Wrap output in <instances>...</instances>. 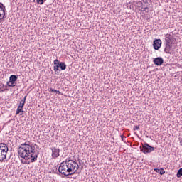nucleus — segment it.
<instances>
[{
  "label": "nucleus",
  "mask_w": 182,
  "mask_h": 182,
  "mask_svg": "<svg viewBox=\"0 0 182 182\" xmlns=\"http://www.w3.org/2000/svg\"><path fill=\"white\" fill-rule=\"evenodd\" d=\"M22 164H26V161H23V160H21Z\"/></svg>",
  "instance_id": "31"
},
{
  "label": "nucleus",
  "mask_w": 182,
  "mask_h": 182,
  "mask_svg": "<svg viewBox=\"0 0 182 182\" xmlns=\"http://www.w3.org/2000/svg\"><path fill=\"white\" fill-rule=\"evenodd\" d=\"M164 52L166 53H169V55H173L174 53L171 44H165Z\"/></svg>",
  "instance_id": "6"
},
{
  "label": "nucleus",
  "mask_w": 182,
  "mask_h": 182,
  "mask_svg": "<svg viewBox=\"0 0 182 182\" xmlns=\"http://www.w3.org/2000/svg\"><path fill=\"white\" fill-rule=\"evenodd\" d=\"M174 41V38H173V36L170 34H167L165 38V44L167 45H173V41Z\"/></svg>",
  "instance_id": "9"
},
{
  "label": "nucleus",
  "mask_w": 182,
  "mask_h": 182,
  "mask_svg": "<svg viewBox=\"0 0 182 182\" xmlns=\"http://www.w3.org/2000/svg\"><path fill=\"white\" fill-rule=\"evenodd\" d=\"M6 90V86L4 84H0V92H5Z\"/></svg>",
  "instance_id": "14"
},
{
  "label": "nucleus",
  "mask_w": 182,
  "mask_h": 182,
  "mask_svg": "<svg viewBox=\"0 0 182 182\" xmlns=\"http://www.w3.org/2000/svg\"><path fill=\"white\" fill-rule=\"evenodd\" d=\"M154 170L156 173H160V168H154Z\"/></svg>",
  "instance_id": "27"
},
{
  "label": "nucleus",
  "mask_w": 182,
  "mask_h": 182,
  "mask_svg": "<svg viewBox=\"0 0 182 182\" xmlns=\"http://www.w3.org/2000/svg\"><path fill=\"white\" fill-rule=\"evenodd\" d=\"M141 151L144 154H147L148 153H151V151H154V147L150 146L147 143H145L143 145L142 149H141Z\"/></svg>",
  "instance_id": "4"
},
{
  "label": "nucleus",
  "mask_w": 182,
  "mask_h": 182,
  "mask_svg": "<svg viewBox=\"0 0 182 182\" xmlns=\"http://www.w3.org/2000/svg\"><path fill=\"white\" fill-rule=\"evenodd\" d=\"M16 80H18V75H12L10 76V77H9V81L10 82H16Z\"/></svg>",
  "instance_id": "11"
},
{
  "label": "nucleus",
  "mask_w": 182,
  "mask_h": 182,
  "mask_svg": "<svg viewBox=\"0 0 182 182\" xmlns=\"http://www.w3.org/2000/svg\"><path fill=\"white\" fill-rule=\"evenodd\" d=\"M20 113H23V109H22V108H20L19 107H18V108L16 109V114H19Z\"/></svg>",
  "instance_id": "15"
},
{
  "label": "nucleus",
  "mask_w": 182,
  "mask_h": 182,
  "mask_svg": "<svg viewBox=\"0 0 182 182\" xmlns=\"http://www.w3.org/2000/svg\"><path fill=\"white\" fill-rule=\"evenodd\" d=\"M4 21V17H2V14L0 13V23Z\"/></svg>",
  "instance_id": "24"
},
{
  "label": "nucleus",
  "mask_w": 182,
  "mask_h": 182,
  "mask_svg": "<svg viewBox=\"0 0 182 182\" xmlns=\"http://www.w3.org/2000/svg\"><path fill=\"white\" fill-rule=\"evenodd\" d=\"M177 177L178 178H180V177H181L182 176V168H181L178 171V173H177Z\"/></svg>",
  "instance_id": "16"
},
{
  "label": "nucleus",
  "mask_w": 182,
  "mask_h": 182,
  "mask_svg": "<svg viewBox=\"0 0 182 182\" xmlns=\"http://www.w3.org/2000/svg\"><path fill=\"white\" fill-rule=\"evenodd\" d=\"M9 150V149L8 148V146H6V144L0 143V161L1 163L5 161Z\"/></svg>",
  "instance_id": "3"
},
{
  "label": "nucleus",
  "mask_w": 182,
  "mask_h": 182,
  "mask_svg": "<svg viewBox=\"0 0 182 182\" xmlns=\"http://www.w3.org/2000/svg\"><path fill=\"white\" fill-rule=\"evenodd\" d=\"M180 143H181V146H182V139L181 140Z\"/></svg>",
  "instance_id": "32"
},
{
  "label": "nucleus",
  "mask_w": 182,
  "mask_h": 182,
  "mask_svg": "<svg viewBox=\"0 0 182 182\" xmlns=\"http://www.w3.org/2000/svg\"><path fill=\"white\" fill-rule=\"evenodd\" d=\"M38 5H43V0H36Z\"/></svg>",
  "instance_id": "20"
},
{
  "label": "nucleus",
  "mask_w": 182,
  "mask_h": 182,
  "mask_svg": "<svg viewBox=\"0 0 182 182\" xmlns=\"http://www.w3.org/2000/svg\"><path fill=\"white\" fill-rule=\"evenodd\" d=\"M134 130H140V127L137 125H135L134 127Z\"/></svg>",
  "instance_id": "25"
},
{
  "label": "nucleus",
  "mask_w": 182,
  "mask_h": 182,
  "mask_svg": "<svg viewBox=\"0 0 182 182\" xmlns=\"http://www.w3.org/2000/svg\"><path fill=\"white\" fill-rule=\"evenodd\" d=\"M137 6H139V8H141V6H143V2L138 1Z\"/></svg>",
  "instance_id": "21"
},
{
  "label": "nucleus",
  "mask_w": 182,
  "mask_h": 182,
  "mask_svg": "<svg viewBox=\"0 0 182 182\" xmlns=\"http://www.w3.org/2000/svg\"><path fill=\"white\" fill-rule=\"evenodd\" d=\"M55 170H58V168H55Z\"/></svg>",
  "instance_id": "35"
},
{
  "label": "nucleus",
  "mask_w": 182,
  "mask_h": 182,
  "mask_svg": "<svg viewBox=\"0 0 182 182\" xmlns=\"http://www.w3.org/2000/svg\"><path fill=\"white\" fill-rule=\"evenodd\" d=\"M0 9L1 11H2L3 14H1V16L3 18H5V11H6V8L5 7V5H4V4L0 2Z\"/></svg>",
  "instance_id": "10"
},
{
  "label": "nucleus",
  "mask_w": 182,
  "mask_h": 182,
  "mask_svg": "<svg viewBox=\"0 0 182 182\" xmlns=\"http://www.w3.org/2000/svg\"><path fill=\"white\" fill-rule=\"evenodd\" d=\"M21 102H22L23 103H25V102H26V96H25L23 100H21Z\"/></svg>",
  "instance_id": "26"
},
{
  "label": "nucleus",
  "mask_w": 182,
  "mask_h": 182,
  "mask_svg": "<svg viewBox=\"0 0 182 182\" xmlns=\"http://www.w3.org/2000/svg\"><path fill=\"white\" fill-rule=\"evenodd\" d=\"M20 116H22V114H20Z\"/></svg>",
  "instance_id": "34"
},
{
  "label": "nucleus",
  "mask_w": 182,
  "mask_h": 182,
  "mask_svg": "<svg viewBox=\"0 0 182 182\" xmlns=\"http://www.w3.org/2000/svg\"><path fill=\"white\" fill-rule=\"evenodd\" d=\"M161 41L160 39H156L154 41L153 47L155 50H159L161 48Z\"/></svg>",
  "instance_id": "7"
},
{
  "label": "nucleus",
  "mask_w": 182,
  "mask_h": 182,
  "mask_svg": "<svg viewBox=\"0 0 182 182\" xmlns=\"http://www.w3.org/2000/svg\"><path fill=\"white\" fill-rule=\"evenodd\" d=\"M50 150L52 151L51 157L52 159H54L56 160L59 156H60V149L59 148H57L55 146L50 148Z\"/></svg>",
  "instance_id": "5"
},
{
  "label": "nucleus",
  "mask_w": 182,
  "mask_h": 182,
  "mask_svg": "<svg viewBox=\"0 0 182 182\" xmlns=\"http://www.w3.org/2000/svg\"><path fill=\"white\" fill-rule=\"evenodd\" d=\"M61 62L59 61V60L58 59H55L53 62L54 65H59V64Z\"/></svg>",
  "instance_id": "19"
},
{
  "label": "nucleus",
  "mask_w": 182,
  "mask_h": 182,
  "mask_svg": "<svg viewBox=\"0 0 182 182\" xmlns=\"http://www.w3.org/2000/svg\"><path fill=\"white\" fill-rule=\"evenodd\" d=\"M79 170V164L69 158L60 164L58 167V172L62 176H73Z\"/></svg>",
  "instance_id": "2"
},
{
  "label": "nucleus",
  "mask_w": 182,
  "mask_h": 182,
  "mask_svg": "<svg viewBox=\"0 0 182 182\" xmlns=\"http://www.w3.org/2000/svg\"><path fill=\"white\" fill-rule=\"evenodd\" d=\"M58 66L61 70H66V64L65 63H60Z\"/></svg>",
  "instance_id": "12"
},
{
  "label": "nucleus",
  "mask_w": 182,
  "mask_h": 182,
  "mask_svg": "<svg viewBox=\"0 0 182 182\" xmlns=\"http://www.w3.org/2000/svg\"><path fill=\"white\" fill-rule=\"evenodd\" d=\"M59 65H55L54 66V72H58V70H59Z\"/></svg>",
  "instance_id": "22"
},
{
  "label": "nucleus",
  "mask_w": 182,
  "mask_h": 182,
  "mask_svg": "<svg viewBox=\"0 0 182 182\" xmlns=\"http://www.w3.org/2000/svg\"><path fill=\"white\" fill-rule=\"evenodd\" d=\"M165 173H166V171L164 170V168L159 169V174L161 176H163V174H165Z\"/></svg>",
  "instance_id": "17"
},
{
  "label": "nucleus",
  "mask_w": 182,
  "mask_h": 182,
  "mask_svg": "<svg viewBox=\"0 0 182 182\" xmlns=\"http://www.w3.org/2000/svg\"><path fill=\"white\" fill-rule=\"evenodd\" d=\"M142 11H146V9H149V7H146V6L144 5H142V6H141Z\"/></svg>",
  "instance_id": "23"
},
{
  "label": "nucleus",
  "mask_w": 182,
  "mask_h": 182,
  "mask_svg": "<svg viewBox=\"0 0 182 182\" xmlns=\"http://www.w3.org/2000/svg\"><path fill=\"white\" fill-rule=\"evenodd\" d=\"M43 2H45V1H46V0H43Z\"/></svg>",
  "instance_id": "33"
},
{
  "label": "nucleus",
  "mask_w": 182,
  "mask_h": 182,
  "mask_svg": "<svg viewBox=\"0 0 182 182\" xmlns=\"http://www.w3.org/2000/svg\"><path fill=\"white\" fill-rule=\"evenodd\" d=\"M55 93L57 95H60V91L55 90Z\"/></svg>",
  "instance_id": "29"
},
{
  "label": "nucleus",
  "mask_w": 182,
  "mask_h": 182,
  "mask_svg": "<svg viewBox=\"0 0 182 182\" xmlns=\"http://www.w3.org/2000/svg\"><path fill=\"white\" fill-rule=\"evenodd\" d=\"M7 86H9V87H14V86H16V82L9 80V82H7Z\"/></svg>",
  "instance_id": "13"
},
{
  "label": "nucleus",
  "mask_w": 182,
  "mask_h": 182,
  "mask_svg": "<svg viewBox=\"0 0 182 182\" xmlns=\"http://www.w3.org/2000/svg\"><path fill=\"white\" fill-rule=\"evenodd\" d=\"M36 149H39V146L36 144H33L31 141H26L21 144L18 148V155L21 159L24 160H29L31 159V163H35L38 160L39 156V151Z\"/></svg>",
  "instance_id": "1"
},
{
  "label": "nucleus",
  "mask_w": 182,
  "mask_h": 182,
  "mask_svg": "<svg viewBox=\"0 0 182 182\" xmlns=\"http://www.w3.org/2000/svg\"><path fill=\"white\" fill-rule=\"evenodd\" d=\"M121 139H122V141H126L124 140V135H121Z\"/></svg>",
  "instance_id": "30"
},
{
  "label": "nucleus",
  "mask_w": 182,
  "mask_h": 182,
  "mask_svg": "<svg viewBox=\"0 0 182 182\" xmlns=\"http://www.w3.org/2000/svg\"><path fill=\"white\" fill-rule=\"evenodd\" d=\"M50 92H52V93H53L54 92H56V90H55L53 88H50Z\"/></svg>",
  "instance_id": "28"
},
{
  "label": "nucleus",
  "mask_w": 182,
  "mask_h": 182,
  "mask_svg": "<svg viewBox=\"0 0 182 182\" xmlns=\"http://www.w3.org/2000/svg\"><path fill=\"white\" fill-rule=\"evenodd\" d=\"M154 63L156 65V66H161V65L164 63V60L161 57H157L154 59Z\"/></svg>",
  "instance_id": "8"
},
{
  "label": "nucleus",
  "mask_w": 182,
  "mask_h": 182,
  "mask_svg": "<svg viewBox=\"0 0 182 182\" xmlns=\"http://www.w3.org/2000/svg\"><path fill=\"white\" fill-rule=\"evenodd\" d=\"M25 106V102H22L21 101L20 102V104L18 105V107L21 109H23V107Z\"/></svg>",
  "instance_id": "18"
}]
</instances>
